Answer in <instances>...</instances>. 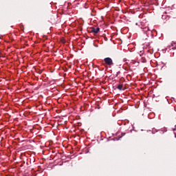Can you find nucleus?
<instances>
[{
	"label": "nucleus",
	"instance_id": "obj_1",
	"mask_svg": "<svg viewBox=\"0 0 176 176\" xmlns=\"http://www.w3.org/2000/svg\"><path fill=\"white\" fill-rule=\"evenodd\" d=\"M104 61L107 65H113V61L110 57L105 58Z\"/></svg>",
	"mask_w": 176,
	"mask_h": 176
},
{
	"label": "nucleus",
	"instance_id": "obj_4",
	"mask_svg": "<svg viewBox=\"0 0 176 176\" xmlns=\"http://www.w3.org/2000/svg\"><path fill=\"white\" fill-rule=\"evenodd\" d=\"M144 32H147V31H150L149 28L146 27V28H144Z\"/></svg>",
	"mask_w": 176,
	"mask_h": 176
},
{
	"label": "nucleus",
	"instance_id": "obj_2",
	"mask_svg": "<svg viewBox=\"0 0 176 176\" xmlns=\"http://www.w3.org/2000/svg\"><path fill=\"white\" fill-rule=\"evenodd\" d=\"M100 28L99 27H97V28H95L94 27L91 28V32H93L94 34H98L100 32Z\"/></svg>",
	"mask_w": 176,
	"mask_h": 176
},
{
	"label": "nucleus",
	"instance_id": "obj_3",
	"mask_svg": "<svg viewBox=\"0 0 176 176\" xmlns=\"http://www.w3.org/2000/svg\"><path fill=\"white\" fill-rule=\"evenodd\" d=\"M118 89L119 90H122L123 89V85L122 83H120L118 86Z\"/></svg>",
	"mask_w": 176,
	"mask_h": 176
}]
</instances>
